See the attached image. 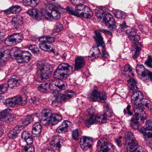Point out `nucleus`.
I'll use <instances>...</instances> for the list:
<instances>
[{"instance_id": "26", "label": "nucleus", "mask_w": 152, "mask_h": 152, "mask_svg": "<svg viewBox=\"0 0 152 152\" xmlns=\"http://www.w3.org/2000/svg\"><path fill=\"white\" fill-rule=\"evenodd\" d=\"M143 94L140 91H136L134 92L131 95V102L134 104H136L137 102L142 99Z\"/></svg>"}, {"instance_id": "24", "label": "nucleus", "mask_w": 152, "mask_h": 152, "mask_svg": "<svg viewBox=\"0 0 152 152\" xmlns=\"http://www.w3.org/2000/svg\"><path fill=\"white\" fill-rule=\"evenodd\" d=\"M19 79L15 75H12L8 80V87L12 89L19 85Z\"/></svg>"}, {"instance_id": "10", "label": "nucleus", "mask_w": 152, "mask_h": 152, "mask_svg": "<svg viewBox=\"0 0 152 152\" xmlns=\"http://www.w3.org/2000/svg\"><path fill=\"white\" fill-rule=\"evenodd\" d=\"M63 142V140L61 137L54 135L53 136L52 140L50 142L51 146L50 148L54 151H56V150L59 151Z\"/></svg>"}, {"instance_id": "50", "label": "nucleus", "mask_w": 152, "mask_h": 152, "mask_svg": "<svg viewBox=\"0 0 152 152\" xmlns=\"http://www.w3.org/2000/svg\"><path fill=\"white\" fill-rule=\"evenodd\" d=\"M7 85L6 83L0 85V95L4 94L7 92Z\"/></svg>"}, {"instance_id": "33", "label": "nucleus", "mask_w": 152, "mask_h": 152, "mask_svg": "<svg viewBox=\"0 0 152 152\" xmlns=\"http://www.w3.org/2000/svg\"><path fill=\"white\" fill-rule=\"evenodd\" d=\"M11 35L15 44L21 42L23 38L22 34L20 33H13Z\"/></svg>"}, {"instance_id": "53", "label": "nucleus", "mask_w": 152, "mask_h": 152, "mask_svg": "<svg viewBox=\"0 0 152 152\" xmlns=\"http://www.w3.org/2000/svg\"><path fill=\"white\" fill-rule=\"evenodd\" d=\"M131 108V106L130 104H128L126 108L124 109V110L123 112L124 115H126L127 113L129 115L131 116L132 115L133 113L131 111L132 110Z\"/></svg>"}, {"instance_id": "31", "label": "nucleus", "mask_w": 152, "mask_h": 152, "mask_svg": "<svg viewBox=\"0 0 152 152\" xmlns=\"http://www.w3.org/2000/svg\"><path fill=\"white\" fill-rule=\"evenodd\" d=\"M139 131L142 134L145 141L148 142L151 140L152 138V133L149 132H147L142 129H140Z\"/></svg>"}, {"instance_id": "7", "label": "nucleus", "mask_w": 152, "mask_h": 152, "mask_svg": "<svg viewBox=\"0 0 152 152\" xmlns=\"http://www.w3.org/2000/svg\"><path fill=\"white\" fill-rule=\"evenodd\" d=\"M97 147L98 152H114L113 145L106 138L100 139L98 142Z\"/></svg>"}, {"instance_id": "20", "label": "nucleus", "mask_w": 152, "mask_h": 152, "mask_svg": "<svg viewBox=\"0 0 152 152\" xmlns=\"http://www.w3.org/2000/svg\"><path fill=\"white\" fill-rule=\"evenodd\" d=\"M52 114L50 110L48 109H44L41 112V116L39 117L38 116L37 118H39L41 122H44L46 121H48V120L47 119H50Z\"/></svg>"}, {"instance_id": "22", "label": "nucleus", "mask_w": 152, "mask_h": 152, "mask_svg": "<svg viewBox=\"0 0 152 152\" xmlns=\"http://www.w3.org/2000/svg\"><path fill=\"white\" fill-rule=\"evenodd\" d=\"M42 127L41 125L39 123H35L33 125L32 133L34 135V137H39L41 136Z\"/></svg>"}, {"instance_id": "45", "label": "nucleus", "mask_w": 152, "mask_h": 152, "mask_svg": "<svg viewBox=\"0 0 152 152\" xmlns=\"http://www.w3.org/2000/svg\"><path fill=\"white\" fill-rule=\"evenodd\" d=\"M45 39L46 42L47 43H51L54 42L55 40V37H51L49 36H43L39 38V40H41L42 39Z\"/></svg>"}, {"instance_id": "36", "label": "nucleus", "mask_w": 152, "mask_h": 152, "mask_svg": "<svg viewBox=\"0 0 152 152\" xmlns=\"http://www.w3.org/2000/svg\"><path fill=\"white\" fill-rule=\"evenodd\" d=\"M32 144H27L26 146H23L22 150L24 152H34V148Z\"/></svg>"}, {"instance_id": "2", "label": "nucleus", "mask_w": 152, "mask_h": 152, "mask_svg": "<svg viewBox=\"0 0 152 152\" xmlns=\"http://www.w3.org/2000/svg\"><path fill=\"white\" fill-rule=\"evenodd\" d=\"M73 67L69 64L63 63L58 65L55 70L53 77L57 79L55 81V85L58 87L62 83V80L65 79L73 73Z\"/></svg>"}, {"instance_id": "23", "label": "nucleus", "mask_w": 152, "mask_h": 152, "mask_svg": "<svg viewBox=\"0 0 152 152\" xmlns=\"http://www.w3.org/2000/svg\"><path fill=\"white\" fill-rule=\"evenodd\" d=\"M145 100H148L147 99L145 98L142 99H140L139 101L140 102V103L136 105V109L137 111H139V112L140 113V114L141 116L142 117L146 116V115L145 112L144 111V105L145 104V103H146V102H147V101Z\"/></svg>"}, {"instance_id": "17", "label": "nucleus", "mask_w": 152, "mask_h": 152, "mask_svg": "<svg viewBox=\"0 0 152 152\" xmlns=\"http://www.w3.org/2000/svg\"><path fill=\"white\" fill-rule=\"evenodd\" d=\"M74 5H76L75 10L76 12V16L79 17L80 15H83V13L84 11H88V7L83 4H80L76 5V4H74V2H72Z\"/></svg>"}, {"instance_id": "49", "label": "nucleus", "mask_w": 152, "mask_h": 152, "mask_svg": "<svg viewBox=\"0 0 152 152\" xmlns=\"http://www.w3.org/2000/svg\"><path fill=\"white\" fill-rule=\"evenodd\" d=\"M114 14L116 18L122 19L125 18L126 16L125 13L121 10L117 11Z\"/></svg>"}, {"instance_id": "6", "label": "nucleus", "mask_w": 152, "mask_h": 152, "mask_svg": "<svg viewBox=\"0 0 152 152\" xmlns=\"http://www.w3.org/2000/svg\"><path fill=\"white\" fill-rule=\"evenodd\" d=\"M136 69L139 77L143 81L147 82L152 81V72L146 69L142 65H137Z\"/></svg>"}, {"instance_id": "47", "label": "nucleus", "mask_w": 152, "mask_h": 152, "mask_svg": "<svg viewBox=\"0 0 152 152\" xmlns=\"http://www.w3.org/2000/svg\"><path fill=\"white\" fill-rule=\"evenodd\" d=\"M29 50L35 55L38 54L39 53V50L37 46L34 45H31L29 47Z\"/></svg>"}, {"instance_id": "37", "label": "nucleus", "mask_w": 152, "mask_h": 152, "mask_svg": "<svg viewBox=\"0 0 152 152\" xmlns=\"http://www.w3.org/2000/svg\"><path fill=\"white\" fill-rule=\"evenodd\" d=\"M4 43L8 46H11L15 45L11 34L8 36L5 39Z\"/></svg>"}, {"instance_id": "30", "label": "nucleus", "mask_w": 152, "mask_h": 152, "mask_svg": "<svg viewBox=\"0 0 152 152\" xmlns=\"http://www.w3.org/2000/svg\"><path fill=\"white\" fill-rule=\"evenodd\" d=\"M15 98L16 104L22 105L25 104L27 102V97L25 95L17 96Z\"/></svg>"}, {"instance_id": "57", "label": "nucleus", "mask_w": 152, "mask_h": 152, "mask_svg": "<svg viewBox=\"0 0 152 152\" xmlns=\"http://www.w3.org/2000/svg\"><path fill=\"white\" fill-rule=\"evenodd\" d=\"M130 125L132 128L137 129L138 128V121L131 119Z\"/></svg>"}, {"instance_id": "32", "label": "nucleus", "mask_w": 152, "mask_h": 152, "mask_svg": "<svg viewBox=\"0 0 152 152\" xmlns=\"http://www.w3.org/2000/svg\"><path fill=\"white\" fill-rule=\"evenodd\" d=\"M18 128V127L16 126L9 132L8 136L10 138L14 139L17 137L18 134L20 132Z\"/></svg>"}, {"instance_id": "48", "label": "nucleus", "mask_w": 152, "mask_h": 152, "mask_svg": "<svg viewBox=\"0 0 152 152\" xmlns=\"http://www.w3.org/2000/svg\"><path fill=\"white\" fill-rule=\"evenodd\" d=\"M80 136L79 132L78 129H74L72 131V136L74 140H78Z\"/></svg>"}, {"instance_id": "1", "label": "nucleus", "mask_w": 152, "mask_h": 152, "mask_svg": "<svg viewBox=\"0 0 152 152\" xmlns=\"http://www.w3.org/2000/svg\"><path fill=\"white\" fill-rule=\"evenodd\" d=\"M95 35L94 38L96 43L94 44L93 48L90 52L91 56L95 58H109V55L106 50L104 42L100 32L98 31H95Z\"/></svg>"}, {"instance_id": "12", "label": "nucleus", "mask_w": 152, "mask_h": 152, "mask_svg": "<svg viewBox=\"0 0 152 152\" xmlns=\"http://www.w3.org/2000/svg\"><path fill=\"white\" fill-rule=\"evenodd\" d=\"M75 95V93L74 91L71 90L68 91L65 94H59L56 97L55 100L52 102V104L54 106V104L56 102H59L62 101L69 100Z\"/></svg>"}, {"instance_id": "27", "label": "nucleus", "mask_w": 152, "mask_h": 152, "mask_svg": "<svg viewBox=\"0 0 152 152\" xmlns=\"http://www.w3.org/2000/svg\"><path fill=\"white\" fill-rule=\"evenodd\" d=\"M37 116L38 114L37 112L28 115L22 121V123L25 126H27L33 121L35 118H37Z\"/></svg>"}, {"instance_id": "15", "label": "nucleus", "mask_w": 152, "mask_h": 152, "mask_svg": "<svg viewBox=\"0 0 152 152\" xmlns=\"http://www.w3.org/2000/svg\"><path fill=\"white\" fill-rule=\"evenodd\" d=\"M126 33L130 40L135 42L140 40V37L137 34L136 29L133 28H129L126 31Z\"/></svg>"}, {"instance_id": "19", "label": "nucleus", "mask_w": 152, "mask_h": 152, "mask_svg": "<svg viewBox=\"0 0 152 152\" xmlns=\"http://www.w3.org/2000/svg\"><path fill=\"white\" fill-rule=\"evenodd\" d=\"M72 125V123L68 121H64L56 129L57 132L59 133H64L68 131L67 128Z\"/></svg>"}, {"instance_id": "40", "label": "nucleus", "mask_w": 152, "mask_h": 152, "mask_svg": "<svg viewBox=\"0 0 152 152\" xmlns=\"http://www.w3.org/2000/svg\"><path fill=\"white\" fill-rule=\"evenodd\" d=\"M129 81L131 83L129 86V88L131 90H133L137 89V84L138 83L136 80L134 78H131L129 80Z\"/></svg>"}, {"instance_id": "3", "label": "nucleus", "mask_w": 152, "mask_h": 152, "mask_svg": "<svg viewBox=\"0 0 152 152\" xmlns=\"http://www.w3.org/2000/svg\"><path fill=\"white\" fill-rule=\"evenodd\" d=\"M45 4L46 8L51 10V12L48 10H43L41 12V15L49 21L53 19L57 20L61 17V13L58 9L61 8L60 5L58 3H55L52 0H45Z\"/></svg>"}, {"instance_id": "21", "label": "nucleus", "mask_w": 152, "mask_h": 152, "mask_svg": "<svg viewBox=\"0 0 152 152\" xmlns=\"http://www.w3.org/2000/svg\"><path fill=\"white\" fill-rule=\"evenodd\" d=\"M62 119L61 115L56 113H53L50 119L48 120V121L47 122L45 125H48L51 123L53 125H55L61 121Z\"/></svg>"}, {"instance_id": "9", "label": "nucleus", "mask_w": 152, "mask_h": 152, "mask_svg": "<svg viewBox=\"0 0 152 152\" xmlns=\"http://www.w3.org/2000/svg\"><path fill=\"white\" fill-rule=\"evenodd\" d=\"M88 97L93 102H102L106 99V95L105 94L100 93L97 89L94 90L88 95Z\"/></svg>"}, {"instance_id": "4", "label": "nucleus", "mask_w": 152, "mask_h": 152, "mask_svg": "<svg viewBox=\"0 0 152 152\" xmlns=\"http://www.w3.org/2000/svg\"><path fill=\"white\" fill-rule=\"evenodd\" d=\"M96 16L98 20L102 19L103 23L107 26L109 29L113 31L116 29L115 19L110 13L105 14V12L101 8H97L95 10Z\"/></svg>"}, {"instance_id": "5", "label": "nucleus", "mask_w": 152, "mask_h": 152, "mask_svg": "<svg viewBox=\"0 0 152 152\" xmlns=\"http://www.w3.org/2000/svg\"><path fill=\"white\" fill-rule=\"evenodd\" d=\"M124 145H126V152H144L142 148L138 144L133 133L127 132L124 140Z\"/></svg>"}, {"instance_id": "11", "label": "nucleus", "mask_w": 152, "mask_h": 152, "mask_svg": "<svg viewBox=\"0 0 152 152\" xmlns=\"http://www.w3.org/2000/svg\"><path fill=\"white\" fill-rule=\"evenodd\" d=\"M15 56L18 63H27L30 61L31 55L28 51H23L15 54Z\"/></svg>"}, {"instance_id": "43", "label": "nucleus", "mask_w": 152, "mask_h": 152, "mask_svg": "<svg viewBox=\"0 0 152 152\" xmlns=\"http://www.w3.org/2000/svg\"><path fill=\"white\" fill-rule=\"evenodd\" d=\"M145 124L143 126V128L145 130H151L152 131V120H146Z\"/></svg>"}, {"instance_id": "41", "label": "nucleus", "mask_w": 152, "mask_h": 152, "mask_svg": "<svg viewBox=\"0 0 152 152\" xmlns=\"http://www.w3.org/2000/svg\"><path fill=\"white\" fill-rule=\"evenodd\" d=\"M6 105L8 106H13L16 104L15 96L7 99L5 101Z\"/></svg>"}, {"instance_id": "52", "label": "nucleus", "mask_w": 152, "mask_h": 152, "mask_svg": "<svg viewBox=\"0 0 152 152\" xmlns=\"http://www.w3.org/2000/svg\"><path fill=\"white\" fill-rule=\"evenodd\" d=\"M138 111V112L139 111ZM138 113H136L134 115H133L132 118L131 119L135 120L136 121H138L140 118L139 115L140 114V116L142 117L141 118V120L142 121V122L144 123V121L145 120V116L142 117V116H141V115L140 114V113H141V112L139 113L138 112Z\"/></svg>"}, {"instance_id": "44", "label": "nucleus", "mask_w": 152, "mask_h": 152, "mask_svg": "<svg viewBox=\"0 0 152 152\" xmlns=\"http://www.w3.org/2000/svg\"><path fill=\"white\" fill-rule=\"evenodd\" d=\"M48 87V83L47 82L44 83L40 84L38 87V89L39 91L42 92H44L47 90V88Z\"/></svg>"}, {"instance_id": "29", "label": "nucleus", "mask_w": 152, "mask_h": 152, "mask_svg": "<svg viewBox=\"0 0 152 152\" xmlns=\"http://www.w3.org/2000/svg\"><path fill=\"white\" fill-rule=\"evenodd\" d=\"M104 113L103 115L100 116L102 119L104 118L106 120V123L107 121V117H111L113 116V113L111 112L109 104H106L104 106Z\"/></svg>"}, {"instance_id": "63", "label": "nucleus", "mask_w": 152, "mask_h": 152, "mask_svg": "<svg viewBox=\"0 0 152 152\" xmlns=\"http://www.w3.org/2000/svg\"><path fill=\"white\" fill-rule=\"evenodd\" d=\"M122 137H120L119 138L116 139L115 140V141L119 147H121L122 146V143L121 142V139Z\"/></svg>"}, {"instance_id": "55", "label": "nucleus", "mask_w": 152, "mask_h": 152, "mask_svg": "<svg viewBox=\"0 0 152 152\" xmlns=\"http://www.w3.org/2000/svg\"><path fill=\"white\" fill-rule=\"evenodd\" d=\"M145 64L148 67L152 68V58L151 56H148L147 59L145 61Z\"/></svg>"}, {"instance_id": "25", "label": "nucleus", "mask_w": 152, "mask_h": 152, "mask_svg": "<svg viewBox=\"0 0 152 152\" xmlns=\"http://www.w3.org/2000/svg\"><path fill=\"white\" fill-rule=\"evenodd\" d=\"M26 12L36 20H41V16L39 15L40 12L37 9H29L26 11Z\"/></svg>"}, {"instance_id": "59", "label": "nucleus", "mask_w": 152, "mask_h": 152, "mask_svg": "<svg viewBox=\"0 0 152 152\" xmlns=\"http://www.w3.org/2000/svg\"><path fill=\"white\" fill-rule=\"evenodd\" d=\"M87 112L89 115L93 117H95L97 115H95L94 114L95 113V110L93 107L88 108L87 110Z\"/></svg>"}, {"instance_id": "64", "label": "nucleus", "mask_w": 152, "mask_h": 152, "mask_svg": "<svg viewBox=\"0 0 152 152\" xmlns=\"http://www.w3.org/2000/svg\"><path fill=\"white\" fill-rule=\"evenodd\" d=\"M4 13L6 14H12V10L11 7H10L9 8L4 10Z\"/></svg>"}, {"instance_id": "13", "label": "nucleus", "mask_w": 152, "mask_h": 152, "mask_svg": "<svg viewBox=\"0 0 152 152\" xmlns=\"http://www.w3.org/2000/svg\"><path fill=\"white\" fill-rule=\"evenodd\" d=\"M103 119L98 115H96L95 117L91 116L90 117L86 120L84 121L85 124L88 127L90 126L91 125L94 123H99L101 124L106 123L105 119L103 118Z\"/></svg>"}, {"instance_id": "61", "label": "nucleus", "mask_w": 152, "mask_h": 152, "mask_svg": "<svg viewBox=\"0 0 152 152\" xmlns=\"http://www.w3.org/2000/svg\"><path fill=\"white\" fill-rule=\"evenodd\" d=\"M39 99L37 97H33L29 99V102L31 103H34L36 104L38 102Z\"/></svg>"}, {"instance_id": "34", "label": "nucleus", "mask_w": 152, "mask_h": 152, "mask_svg": "<svg viewBox=\"0 0 152 152\" xmlns=\"http://www.w3.org/2000/svg\"><path fill=\"white\" fill-rule=\"evenodd\" d=\"M63 29V25L59 22H57L55 26V28L53 29L51 34L54 35L61 31Z\"/></svg>"}, {"instance_id": "56", "label": "nucleus", "mask_w": 152, "mask_h": 152, "mask_svg": "<svg viewBox=\"0 0 152 152\" xmlns=\"http://www.w3.org/2000/svg\"><path fill=\"white\" fill-rule=\"evenodd\" d=\"M66 12L70 15L76 16V12L75 11L72 7L68 6L66 8H64Z\"/></svg>"}, {"instance_id": "62", "label": "nucleus", "mask_w": 152, "mask_h": 152, "mask_svg": "<svg viewBox=\"0 0 152 152\" xmlns=\"http://www.w3.org/2000/svg\"><path fill=\"white\" fill-rule=\"evenodd\" d=\"M4 51L3 52H0V63H3L5 61V58L4 57Z\"/></svg>"}, {"instance_id": "38", "label": "nucleus", "mask_w": 152, "mask_h": 152, "mask_svg": "<svg viewBox=\"0 0 152 152\" xmlns=\"http://www.w3.org/2000/svg\"><path fill=\"white\" fill-rule=\"evenodd\" d=\"M23 2L31 7L36 6L39 3V0H23Z\"/></svg>"}, {"instance_id": "18", "label": "nucleus", "mask_w": 152, "mask_h": 152, "mask_svg": "<svg viewBox=\"0 0 152 152\" xmlns=\"http://www.w3.org/2000/svg\"><path fill=\"white\" fill-rule=\"evenodd\" d=\"M21 138L27 144H32L33 139L31 134L27 130L23 131L21 134Z\"/></svg>"}, {"instance_id": "46", "label": "nucleus", "mask_w": 152, "mask_h": 152, "mask_svg": "<svg viewBox=\"0 0 152 152\" xmlns=\"http://www.w3.org/2000/svg\"><path fill=\"white\" fill-rule=\"evenodd\" d=\"M10 110L9 108L4 109L1 112H0V118L2 119L7 118V117L9 115Z\"/></svg>"}, {"instance_id": "58", "label": "nucleus", "mask_w": 152, "mask_h": 152, "mask_svg": "<svg viewBox=\"0 0 152 152\" xmlns=\"http://www.w3.org/2000/svg\"><path fill=\"white\" fill-rule=\"evenodd\" d=\"M62 83H61L60 85L58 87V91H61L62 90H65L66 88V86L67 85L66 83L64 81H62Z\"/></svg>"}, {"instance_id": "8", "label": "nucleus", "mask_w": 152, "mask_h": 152, "mask_svg": "<svg viewBox=\"0 0 152 152\" xmlns=\"http://www.w3.org/2000/svg\"><path fill=\"white\" fill-rule=\"evenodd\" d=\"M37 74L42 80L48 78L50 76V71L48 68L40 62L37 63Z\"/></svg>"}, {"instance_id": "39", "label": "nucleus", "mask_w": 152, "mask_h": 152, "mask_svg": "<svg viewBox=\"0 0 152 152\" xmlns=\"http://www.w3.org/2000/svg\"><path fill=\"white\" fill-rule=\"evenodd\" d=\"M132 70V68L130 65L126 64L122 68L121 73L123 75H126L128 72H131Z\"/></svg>"}, {"instance_id": "54", "label": "nucleus", "mask_w": 152, "mask_h": 152, "mask_svg": "<svg viewBox=\"0 0 152 152\" xmlns=\"http://www.w3.org/2000/svg\"><path fill=\"white\" fill-rule=\"evenodd\" d=\"M16 117V115L14 113H11L9 114L7 118H5V121L7 123H10Z\"/></svg>"}, {"instance_id": "16", "label": "nucleus", "mask_w": 152, "mask_h": 152, "mask_svg": "<svg viewBox=\"0 0 152 152\" xmlns=\"http://www.w3.org/2000/svg\"><path fill=\"white\" fill-rule=\"evenodd\" d=\"M85 64V59L83 56H77L75 60L74 69L77 71L83 68Z\"/></svg>"}, {"instance_id": "42", "label": "nucleus", "mask_w": 152, "mask_h": 152, "mask_svg": "<svg viewBox=\"0 0 152 152\" xmlns=\"http://www.w3.org/2000/svg\"><path fill=\"white\" fill-rule=\"evenodd\" d=\"M83 13V15H80L79 17H81L86 19L90 18L93 15L92 12L89 7L88 11H84Z\"/></svg>"}, {"instance_id": "14", "label": "nucleus", "mask_w": 152, "mask_h": 152, "mask_svg": "<svg viewBox=\"0 0 152 152\" xmlns=\"http://www.w3.org/2000/svg\"><path fill=\"white\" fill-rule=\"evenodd\" d=\"M93 140V138L91 137L83 136L80 139V144L81 147L84 150H87L91 147Z\"/></svg>"}, {"instance_id": "35", "label": "nucleus", "mask_w": 152, "mask_h": 152, "mask_svg": "<svg viewBox=\"0 0 152 152\" xmlns=\"http://www.w3.org/2000/svg\"><path fill=\"white\" fill-rule=\"evenodd\" d=\"M42 42L39 44V46L40 48L42 50L48 51L50 49V47L47 45V42L45 40H40Z\"/></svg>"}, {"instance_id": "60", "label": "nucleus", "mask_w": 152, "mask_h": 152, "mask_svg": "<svg viewBox=\"0 0 152 152\" xmlns=\"http://www.w3.org/2000/svg\"><path fill=\"white\" fill-rule=\"evenodd\" d=\"M140 49V48L139 47H136L135 50L134 51V54L132 56V57L134 59H135L138 57Z\"/></svg>"}, {"instance_id": "51", "label": "nucleus", "mask_w": 152, "mask_h": 152, "mask_svg": "<svg viewBox=\"0 0 152 152\" xmlns=\"http://www.w3.org/2000/svg\"><path fill=\"white\" fill-rule=\"evenodd\" d=\"M12 14H16L20 12L22 9L21 7L19 5H14L11 7Z\"/></svg>"}, {"instance_id": "28", "label": "nucleus", "mask_w": 152, "mask_h": 152, "mask_svg": "<svg viewBox=\"0 0 152 152\" xmlns=\"http://www.w3.org/2000/svg\"><path fill=\"white\" fill-rule=\"evenodd\" d=\"M23 17L20 15H17L12 18V24L14 28L17 29L19 26L23 23Z\"/></svg>"}]
</instances>
